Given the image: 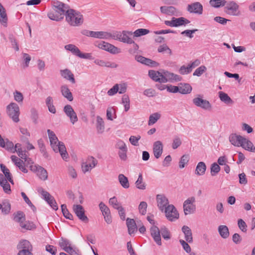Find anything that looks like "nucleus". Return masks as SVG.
Listing matches in <instances>:
<instances>
[{
    "label": "nucleus",
    "instance_id": "11",
    "mask_svg": "<svg viewBox=\"0 0 255 255\" xmlns=\"http://www.w3.org/2000/svg\"><path fill=\"white\" fill-rule=\"evenodd\" d=\"M187 10L191 13L201 15L203 13V7L199 2H194L187 5Z\"/></svg>",
    "mask_w": 255,
    "mask_h": 255
},
{
    "label": "nucleus",
    "instance_id": "7",
    "mask_svg": "<svg viewBox=\"0 0 255 255\" xmlns=\"http://www.w3.org/2000/svg\"><path fill=\"white\" fill-rule=\"evenodd\" d=\"M64 48L68 51H70L73 55L78 56L81 58L86 59H92V56L91 53H83L76 45L72 44L66 45Z\"/></svg>",
    "mask_w": 255,
    "mask_h": 255
},
{
    "label": "nucleus",
    "instance_id": "52",
    "mask_svg": "<svg viewBox=\"0 0 255 255\" xmlns=\"http://www.w3.org/2000/svg\"><path fill=\"white\" fill-rule=\"evenodd\" d=\"M109 204L112 206V207L115 209L118 210L121 207V203L118 201L117 198L116 197H113L109 199Z\"/></svg>",
    "mask_w": 255,
    "mask_h": 255
},
{
    "label": "nucleus",
    "instance_id": "16",
    "mask_svg": "<svg viewBox=\"0 0 255 255\" xmlns=\"http://www.w3.org/2000/svg\"><path fill=\"white\" fill-rule=\"evenodd\" d=\"M99 206L104 217L105 221L107 224H111L112 220L109 208L102 202L99 204Z\"/></svg>",
    "mask_w": 255,
    "mask_h": 255
},
{
    "label": "nucleus",
    "instance_id": "35",
    "mask_svg": "<svg viewBox=\"0 0 255 255\" xmlns=\"http://www.w3.org/2000/svg\"><path fill=\"white\" fill-rule=\"evenodd\" d=\"M94 63L96 65L100 66H102V67H111V68H117L118 67V65L114 63H111L110 62L104 61L103 60L96 59L94 61Z\"/></svg>",
    "mask_w": 255,
    "mask_h": 255
},
{
    "label": "nucleus",
    "instance_id": "64",
    "mask_svg": "<svg viewBox=\"0 0 255 255\" xmlns=\"http://www.w3.org/2000/svg\"><path fill=\"white\" fill-rule=\"evenodd\" d=\"M59 246L65 251V249L71 247V244L68 240L62 239L59 242Z\"/></svg>",
    "mask_w": 255,
    "mask_h": 255
},
{
    "label": "nucleus",
    "instance_id": "26",
    "mask_svg": "<svg viewBox=\"0 0 255 255\" xmlns=\"http://www.w3.org/2000/svg\"><path fill=\"white\" fill-rule=\"evenodd\" d=\"M182 231L184 235V238L185 241L189 243H191L193 242V237L191 230L187 226H183L182 227Z\"/></svg>",
    "mask_w": 255,
    "mask_h": 255
},
{
    "label": "nucleus",
    "instance_id": "34",
    "mask_svg": "<svg viewBox=\"0 0 255 255\" xmlns=\"http://www.w3.org/2000/svg\"><path fill=\"white\" fill-rule=\"evenodd\" d=\"M179 93L181 94L185 95L191 93L192 90L191 86L188 83H180L179 87Z\"/></svg>",
    "mask_w": 255,
    "mask_h": 255
},
{
    "label": "nucleus",
    "instance_id": "50",
    "mask_svg": "<svg viewBox=\"0 0 255 255\" xmlns=\"http://www.w3.org/2000/svg\"><path fill=\"white\" fill-rule=\"evenodd\" d=\"M129 98L127 95H123L122 99V103L124 105L125 107V111L127 112L129 110L130 108V104H129Z\"/></svg>",
    "mask_w": 255,
    "mask_h": 255
},
{
    "label": "nucleus",
    "instance_id": "62",
    "mask_svg": "<svg viewBox=\"0 0 255 255\" xmlns=\"http://www.w3.org/2000/svg\"><path fill=\"white\" fill-rule=\"evenodd\" d=\"M40 193L44 199L48 203L51 201L52 199L53 198V197L48 192L42 189H41Z\"/></svg>",
    "mask_w": 255,
    "mask_h": 255
},
{
    "label": "nucleus",
    "instance_id": "43",
    "mask_svg": "<svg viewBox=\"0 0 255 255\" xmlns=\"http://www.w3.org/2000/svg\"><path fill=\"white\" fill-rule=\"evenodd\" d=\"M219 97L221 101L225 103V104H233V101L231 98L227 94L223 92H219Z\"/></svg>",
    "mask_w": 255,
    "mask_h": 255
},
{
    "label": "nucleus",
    "instance_id": "63",
    "mask_svg": "<svg viewBox=\"0 0 255 255\" xmlns=\"http://www.w3.org/2000/svg\"><path fill=\"white\" fill-rule=\"evenodd\" d=\"M179 243L181 245L184 250L187 253H189L191 251V249L190 246L188 245V243L183 240H180Z\"/></svg>",
    "mask_w": 255,
    "mask_h": 255
},
{
    "label": "nucleus",
    "instance_id": "14",
    "mask_svg": "<svg viewBox=\"0 0 255 255\" xmlns=\"http://www.w3.org/2000/svg\"><path fill=\"white\" fill-rule=\"evenodd\" d=\"M97 163V160L93 157L91 156L88 157L87 161L82 165L83 171L85 173L90 171L96 166Z\"/></svg>",
    "mask_w": 255,
    "mask_h": 255
},
{
    "label": "nucleus",
    "instance_id": "51",
    "mask_svg": "<svg viewBox=\"0 0 255 255\" xmlns=\"http://www.w3.org/2000/svg\"><path fill=\"white\" fill-rule=\"evenodd\" d=\"M20 226L22 229L31 230L35 228V225L31 222L28 221H24L23 223H21Z\"/></svg>",
    "mask_w": 255,
    "mask_h": 255
},
{
    "label": "nucleus",
    "instance_id": "47",
    "mask_svg": "<svg viewBox=\"0 0 255 255\" xmlns=\"http://www.w3.org/2000/svg\"><path fill=\"white\" fill-rule=\"evenodd\" d=\"M0 168L7 180H8L11 183L13 184V181L11 178V175L9 172V169L7 168L5 165L2 164H0Z\"/></svg>",
    "mask_w": 255,
    "mask_h": 255
},
{
    "label": "nucleus",
    "instance_id": "9",
    "mask_svg": "<svg viewBox=\"0 0 255 255\" xmlns=\"http://www.w3.org/2000/svg\"><path fill=\"white\" fill-rule=\"evenodd\" d=\"M224 11L229 15L237 16L240 14L239 5L234 1L227 2Z\"/></svg>",
    "mask_w": 255,
    "mask_h": 255
},
{
    "label": "nucleus",
    "instance_id": "33",
    "mask_svg": "<svg viewBox=\"0 0 255 255\" xmlns=\"http://www.w3.org/2000/svg\"><path fill=\"white\" fill-rule=\"evenodd\" d=\"M206 170V165L204 162H199L196 167L195 171V174L201 176L203 175L205 173Z\"/></svg>",
    "mask_w": 255,
    "mask_h": 255
},
{
    "label": "nucleus",
    "instance_id": "30",
    "mask_svg": "<svg viewBox=\"0 0 255 255\" xmlns=\"http://www.w3.org/2000/svg\"><path fill=\"white\" fill-rule=\"evenodd\" d=\"M127 225L128 228V234L130 235H131L137 231V226L133 219L128 218L127 219Z\"/></svg>",
    "mask_w": 255,
    "mask_h": 255
},
{
    "label": "nucleus",
    "instance_id": "48",
    "mask_svg": "<svg viewBox=\"0 0 255 255\" xmlns=\"http://www.w3.org/2000/svg\"><path fill=\"white\" fill-rule=\"evenodd\" d=\"M106 117L108 120L113 121L116 118V111L113 107H108L106 111Z\"/></svg>",
    "mask_w": 255,
    "mask_h": 255
},
{
    "label": "nucleus",
    "instance_id": "41",
    "mask_svg": "<svg viewBox=\"0 0 255 255\" xmlns=\"http://www.w3.org/2000/svg\"><path fill=\"white\" fill-rule=\"evenodd\" d=\"M118 180L121 185L125 189L129 187V183L128 178L123 174L118 175Z\"/></svg>",
    "mask_w": 255,
    "mask_h": 255
},
{
    "label": "nucleus",
    "instance_id": "17",
    "mask_svg": "<svg viewBox=\"0 0 255 255\" xmlns=\"http://www.w3.org/2000/svg\"><path fill=\"white\" fill-rule=\"evenodd\" d=\"M156 201L157 206L162 212L169 205L167 198L162 194H158L156 196Z\"/></svg>",
    "mask_w": 255,
    "mask_h": 255
},
{
    "label": "nucleus",
    "instance_id": "54",
    "mask_svg": "<svg viewBox=\"0 0 255 255\" xmlns=\"http://www.w3.org/2000/svg\"><path fill=\"white\" fill-rule=\"evenodd\" d=\"M61 207L63 216L67 219L70 220L72 219L73 216L71 213H69V212L67 210L66 205L65 204H63L61 205Z\"/></svg>",
    "mask_w": 255,
    "mask_h": 255
},
{
    "label": "nucleus",
    "instance_id": "5",
    "mask_svg": "<svg viewBox=\"0 0 255 255\" xmlns=\"http://www.w3.org/2000/svg\"><path fill=\"white\" fill-rule=\"evenodd\" d=\"M193 104L205 111H210L212 109V106L210 102L203 98L201 95H198L193 99Z\"/></svg>",
    "mask_w": 255,
    "mask_h": 255
},
{
    "label": "nucleus",
    "instance_id": "61",
    "mask_svg": "<svg viewBox=\"0 0 255 255\" xmlns=\"http://www.w3.org/2000/svg\"><path fill=\"white\" fill-rule=\"evenodd\" d=\"M220 170V167L216 163H214L211 165V174L212 176H215L217 174Z\"/></svg>",
    "mask_w": 255,
    "mask_h": 255
},
{
    "label": "nucleus",
    "instance_id": "53",
    "mask_svg": "<svg viewBox=\"0 0 255 255\" xmlns=\"http://www.w3.org/2000/svg\"><path fill=\"white\" fill-rule=\"evenodd\" d=\"M189 157L188 155H183L180 158L179 166L180 168H183L185 165L187 164L189 161Z\"/></svg>",
    "mask_w": 255,
    "mask_h": 255
},
{
    "label": "nucleus",
    "instance_id": "32",
    "mask_svg": "<svg viewBox=\"0 0 255 255\" xmlns=\"http://www.w3.org/2000/svg\"><path fill=\"white\" fill-rule=\"evenodd\" d=\"M243 143L241 145L245 149L251 152H255V147L254 146L253 143L248 139L244 138Z\"/></svg>",
    "mask_w": 255,
    "mask_h": 255
},
{
    "label": "nucleus",
    "instance_id": "31",
    "mask_svg": "<svg viewBox=\"0 0 255 255\" xmlns=\"http://www.w3.org/2000/svg\"><path fill=\"white\" fill-rule=\"evenodd\" d=\"M9 151H10L12 153H14L15 152H16L18 156L20 158L24 159L25 162H27L28 164H30V161H31V159L29 158H27L25 150L24 151L22 149H17L14 148V145H13V149L11 150H9Z\"/></svg>",
    "mask_w": 255,
    "mask_h": 255
},
{
    "label": "nucleus",
    "instance_id": "29",
    "mask_svg": "<svg viewBox=\"0 0 255 255\" xmlns=\"http://www.w3.org/2000/svg\"><path fill=\"white\" fill-rule=\"evenodd\" d=\"M60 90L61 94L64 97L66 98L69 101H73V97L72 93L70 92L67 86H62L60 88Z\"/></svg>",
    "mask_w": 255,
    "mask_h": 255
},
{
    "label": "nucleus",
    "instance_id": "49",
    "mask_svg": "<svg viewBox=\"0 0 255 255\" xmlns=\"http://www.w3.org/2000/svg\"><path fill=\"white\" fill-rule=\"evenodd\" d=\"M164 74H165V77H166L167 79V81L168 80L180 81L182 79V78L179 75L175 74L172 73L166 72V73H165Z\"/></svg>",
    "mask_w": 255,
    "mask_h": 255
},
{
    "label": "nucleus",
    "instance_id": "15",
    "mask_svg": "<svg viewBox=\"0 0 255 255\" xmlns=\"http://www.w3.org/2000/svg\"><path fill=\"white\" fill-rule=\"evenodd\" d=\"M31 170L36 173L39 178L42 180H46L48 178V173L46 169L39 165L31 166Z\"/></svg>",
    "mask_w": 255,
    "mask_h": 255
},
{
    "label": "nucleus",
    "instance_id": "40",
    "mask_svg": "<svg viewBox=\"0 0 255 255\" xmlns=\"http://www.w3.org/2000/svg\"><path fill=\"white\" fill-rule=\"evenodd\" d=\"M135 187L141 190H144L146 188V184L143 181L142 175L140 173L138 175L137 180L135 182Z\"/></svg>",
    "mask_w": 255,
    "mask_h": 255
},
{
    "label": "nucleus",
    "instance_id": "42",
    "mask_svg": "<svg viewBox=\"0 0 255 255\" xmlns=\"http://www.w3.org/2000/svg\"><path fill=\"white\" fill-rule=\"evenodd\" d=\"M173 20L174 26V27H177L179 26H181L183 25H185L186 24H188L190 22V21L187 19H186L183 17L175 18L172 17Z\"/></svg>",
    "mask_w": 255,
    "mask_h": 255
},
{
    "label": "nucleus",
    "instance_id": "25",
    "mask_svg": "<svg viewBox=\"0 0 255 255\" xmlns=\"http://www.w3.org/2000/svg\"><path fill=\"white\" fill-rule=\"evenodd\" d=\"M8 17L4 7L0 3V23L4 27L7 25Z\"/></svg>",
    "mask_w": 255,
    "mask_h": 255
},
{
    "label": "nucleus",
    "instance_id": "44",
    "mask_svg": "<svg viewBox=\"0 0 255 255\" xmlns=\"http://www.w3.org/2000/svg\"><path fill=\"white\" fill-rule=\"evenodd\" d=\"M135 59L137 61L144 64L146 65H153L155 62L151 59L145 58L142 56L138 55L135 57Z\"/></svg>",
    "mask_w": 255,
    "mask_h": 255
},
{
    "label": "nucleus",
    "instance_id": "55",
    "mask_svg": "<svg viewBox=\"0 0 255 255\" xmlns=\"http://www.w3.org/2000/svg\"><path fill=\"white\" fill-rule=\"evenodd\" d=\"M149 32V31L146 29L143 28H139L133 32L134 36L135 37H139L142 35H145L148 34Z\"/></svg>",
    "mask_w": 255,
    "mask_h": 255
},
{
    "label": "nucleus",
    "instance_id": "45",
    "mask_svg": "<svg viewBox=\"0 0 255 255\" xmlns=\"http://www.w3.org/2000/svg\"><path fill=\"white\" fill-rule=\"evenodd\" d=\"M161 118V114L159 113H155L150 115L148 125L151 126L154 124Z\"/></svg>",
    "mask_w": 255,
    "mask_h": 255
},
{
    "label": "nucleus",
    "instance_id": "38",
    "mask_svg": "<svg viewBox=\"0 0 255 255\" xmlns=\"http://www.w3.org/2000/svg\"><path fill=\"white\" fill-rule=\"evenodd\" d=\"M96 128L99 133H102L105 130V123L103 119L100 116L96 118Z\"/></svg>",
    "mask_w": 255,
    "mask_h": 255
},
{
    "label": "nucleus",
    "instance_id": "19",
    "mask_svg": "<svg viewBox=\"0 0 255 255\" xmlns=\"http://www.w3.org/2000/svg\"><path fill=\"white\" fill-rule=\"evenodd\" d=\"M162 13L168 15H174L178 16L180 15L178 10L173 6H162L160 7Z\"/></svg>",
    "mask_w": 255,
    "mask_h": 255
},
{
    "label": "nucleus",
    "instance_id": "39",
    "mask_svg": "<svg viewBox=\"0 0 255 255\" xmlns=\"http://www.w3.org/2000/svg\"><path fill=\"white\" fill-rule=\"evenodd\" d=\"M7 180L3 175H0V185L2 187L4 191L7 193L10 192V185L7 182Z\"/></svg>",
    "mask_w": 255,
    "mask_h": 255
},
{
    "label": "nucleus",
    "instance_id": "28",
    "mask_svg": "<svg viewBox=\"0 0 255 255\" xmlns=\"http://www.w3.org/2000/svg\"><path fill=\"white\" fill-rule=\"evenodd\" d=\"M0 146L9 151L13 149V143L7 138H3L0 134Z\"/></svg>",
    "mask_w": 255,
    "mask_h": 255
},
{
    "label": "nucleus",
    "instance_id": "12",
    "mask_svg": "<svg viewBox=\"0 0 255 255\" xmlns=\"http://www.w3.org/2000/svg\"><path fill=\"white\" fill-rule=\"evenodd\" d=\"M73 210L78 218L84 223L88 222V218L85 214L84 208L80 205H74Z\"/></svg>",
    "mask_w": 255,
    "mask_h": 255
},
{
    "label": "nucleus",
    "instance_id": "8",
    "mask_svg": "<svg viewBox=\"0 0 255 255\" xmlns=\"http://www.w3.org/2000/svg\"><path fill=\"white\" fill-rule=\"evenodd\" d=\"M132 33L131 32H128L127 31H123L121 32H116L112 34V37L116 40H118L124 43L128 44L134 43V42L132 39L129 37L128 34L131 35Z\"/></svg>",
    "mask_w": 255,
    "mask_h": 255
},
{
    "label": "nucleus",
    "instance_id": "18",
    "mask_svg": "<svg viewBox=\"0 0 255 255\" xmlns=\"http://www.w3.org/2000/svg\"><path fill=\"white\" fill-rule=\"evenodd\" d=\"M148 75L153 80L156 82L160 83H166L167 82V78L158 71L149 70L148 71Z\"/></svg>",
    "mask_w": 255,
    "mask_h": 255
},
{
    "label": "nucleus",
    "instance_id": "24",
    "mask_svg": "<svg viewBox=\"0 0 255 255\" xmlns=\"http://www.w3.org/2000/svg\"><path fill=\"white\" fill-rule=\"evenodd\" d=\"M10 158L14 164L23 172L27 173L28 170L25 167L24 162L15 155H11Z\"/></svg>",
    "mask_w": 255,
    "mask_h": 255
},
{
    "label": "nucleus",
    "instance_id": "56",
    "mask_svg": "<svg viewBox=\"0 0 255 255\" xmlns=\"http://www.w3.org/2000/svg\"><path fill=\"white\" fill-rule=\"evenodd\" d=\"M160 233L164 239L168 240L171 238V234L168 230L164 227L161 228L160 230Z\"/></svg>",
    "mask_w": 255,
    "mask_h": 255
},
{
    "label": "nucleus",
    "instance_id": "60",
    "mask_svg": "<svg viewBox=\"0 0 255 255\" xmlns=\"http://www.w3.org/2000/svg\"><path fill=\"white\" fill-rule=\"evenodd\" d=\"M147 207V204L145 202H141L138 206V210L139 213L144 215L146 213V209Z\"/></svg>",
    "mask_w": 255,
    "mask_h": 255
},
{
    "label": "nucleus",
    "instance_id": "23",
    "mask_svg": "<svg viewBox=\"0 0 255 255\" xmlns=\"http://www.w3.org/2000/svg\"><path fill=\"white\" fill-rule=\"evenodd\" d=\"M17 249L18 252L31 251L32 249L30 243L26 240L20 241L17 245Z\"/></svg>",
    "mask_w": 255,
    "mask_h": 255
},
{
    "label": "nucleus",
    "instance_id": "4",
    "mask_svg": "<svg viewBox=\"0 0 255 255\" xmlns=\"http://www.w3.org/2000/svg\"><path fill=\"white\" fill-rule=\"evenodd\" d=\"M6 112L8 116L13 122H19L20 110L19 106L17 104L12 102L8 105L6 108Z\"/></svg>",
    "mask_w": 255,
    "mask_h": 255
},
{
    "label": "nucleus",
    "instance_id": "3",
    "mask_svg": "<svg viewBox=\"0 0 255 255\" xmlns=\"http://www.w3.org/2000/svg\"><path fill=\"white\" fill-rule=\"evenodd\" d=\"M65 20L71 26H80L84 23V16L80 11L69 8L66 14Z\"/></svg>",
    "mask_w": 255,
    "mask_h": 255
},
{
    "label": "nucleus",
    "instance_id": "46",
    "mask_svg": "<svg viewBox=\"0 0 255 255\" xmlns=\"http://www.w3.org/2000/svg\"><path fill=\"white\" fill-rule=\"evenodd\" d=\"M227 3L226 0H210L209 3L213 7L219 8L221 6H224Z\"/></svg>",
    "mask_w": 255,
    "mask_h": 255
},
{
    "label": "nucleus",
    "instance_id": "21",
    "mask_svg": "<svg viewBox=\"0 0 255 255\" xmlns=\"http://www.w3.org/2000/svg\"><path fill=\"white\" fill-rule=\"evenodd\" d=\"M163 145L160 141H156L153 144V153L156 159H158L163 152Z\"/></svg>",
    "mask_w": 255,
    "mask_h": 255
},
{
    "label": "nucleus",
    "instance_id": "20",
    "mask_svg": "<svg viewBox=\"0 0 255 255\" xmlns=\"http://www.w3.org/2000/svg\"><path fill=\"white\" fill-rule=\"evenodd\" d=\"M150 234L154 242L158 245L161 246L160 230L156 226H153L150 228Z\"/></svg>",
    "mask_w": 255,
    "mask_h": 255
},
{
    "label": "nucleus",
    "instance_id": "36",
    "mask_svg": "<svg viewBox=\"0 0 255 255\" xmlns=\"http://www.w3.org/2000/svg\"><path fill=\"white\" fill-rule=\"evenodd\" d=\"M112 36V34L107 31H94V38L108 39Z\"/></svg>",
    "mask_w": 255,
    "mask_h": 255
},
{
    "label": "nucleus",
    "instance_id": "22",
    "mask_svg": "<svg viewBox=\"0 0 255 255\" xmlns=\"http://www.w3.org/2000/svg\"><path fill=\"white\" fill-rule=\"evenodd\" d=\"M244 138L241 135L232 133L229 136V141L234 146L240 147L243 144V140H245Z\"/></svg>",
    "mask_w": 255,
    "mask_h": 255
},
{
    "label": "nucleus",
    "instance_id": "37",
    "mask_svg": "<svg viewBox=\"0 0 255 255\" xmlns=\"http://www.w3.org/2000/svg\"><path fill=\"white\" fill-rule=\"evenodd\" d=\"M218 232L221 237L223 239H227L229 237V229L227 226L220 225L218 227Z\"/></svg>",
    "mask_w": 255,
    "mask_h": 255
},
{
    "label": "nucleus",
    "instance_id": "6",
    "mask_svg": "<svg viewBox=\"0 0 255 255\" xmlns=\"http://www.w3.org/2000/svg\"><path fill=\"white\" fill-rule=\"evenodd\" d=\"M196 199L193 196L189 197L183 203V208L185 215L194 213L196 211Z\"/></svg>",
    "mask_w": 255,
    "mask_h": 255
},
{
    "label": "nucleus",
    "instance_id": "2",
    "mask_svg": "<svg viewBox=\"0 0 255 255\" xmlns=\"http://www.w3.org/2000/svg\"><path fill=\"white\" fill-rule=\"evenodd\" d=\"M50 145L55 152H59L63 159L66 160L68 158V154L64 143L58 140L55 133L50 129L47 130Z\"/></svg>",
    "mask_w": 255,
    "mask_h": 255
},
{
    "label": "nucleus",
    "instance_id": "57",
    "mask_svg": "<svg viewBox=\"0 0 255 255\" xmlns=\"http://www.w3.org/2000/svg\"><path fill=\"white\" fill-rule=\"evenodd\" d=\"M14 219L16 222L19 223V225L21 223H23L25 220L24 214L21 212H17L15 215Z\"/></svg>",
    "mask_w": 255,
    "mask_h": 255
},
{
    "label": "nucleus",
    "instance_id": "58",
    "mask_svg": "<svg viewBox=\"0 0 255 255\" xmlns=\"http://www.w3.org/2000/svg\"><path fill=\"white\" fill-rule=\"evenodd\" d=\"M38 145L40 148V151L43 154V155L47 157L48 156L47 153L46 151V148L44 144L43 141L42 139H40L37 141Z\"/></svg>",
    "mask_w": 255,
    "mask_h": 255
},
{
    "label": "nucleus",
    "instance_id": "27",
    "mask_svg": "<svg viewBox=\"0 0 255 255\" xmlns=\"http://www.w3.org/2000/svg\"><path fill=\"white\" fill-rule=\"evenodd\" d=\"M60 72L61 76L64 78L70 81L73 84L75 83L74 75L70 70L65 69L60 70Z\"/></svg>",
    "mask_w": 255,
    "mask_h": 255
},
{
    "label": "nucleus",
    "instance_id": "13",
    "mask_svg": "<svg viewBox=\"0 0 255 255\" xmlns=\"http://www.w3.org/2000/svg\"><path fill=\"white\" fill-rule=\"evenodd\" d=\"M63 111L66 115L70 119V122L73 125H74L78 121V117L77 114L71 105H66L64 107Z\"/></svg>",
    "mask_w": 255,
    "mask_h": 255
},
{
    "label": "nucleus",
    "instance_id": "1",
    "mask_svg": "<svg viewBox=\"0 0 255 255\" xmlns=\"http://www.w3.org/2000/svg\"><path fill=\"white\" fill-rule=\"evenodd\" d=\"M70 7L62 2H54L52 5V10L50 11L47 16L51 20L59 21L63 19L64 16H66Z\"/></svg>",
    "mask_w": 255,
    "mask_h": 255
},
{
    "label": "nucleus",
    "instance_id": "10",
    "mask_svg": "<svg viewBox=\"0 0 255 255\" xmlns=\"http://www.w3.org/2000/svg\"><path fill=\"white\" fill-rule=\"evenodd\" d=\"M167 219L170 221H174L179 218V214L174 205H168L163 211Z\"/></svg>",
    "mask_w": 255,
    "mask_h": 255
},
{
    "label": "nucleus",
    "instance_id": "59",
    "mask_svg": "<svg viewBox=\"0 0 255 255\" xmlns=\"http://www.w3.org/2000/svg\"><path fill=\"white\" fill-rule=\"evenodd\" d=\"M13 97L14 100L17 102L20 103L23 102V96L21 92L18 91H14L13 92Z\"/></svg>",
    "mask_w": 255,
    "mask_h": 255
}]
</instances>
